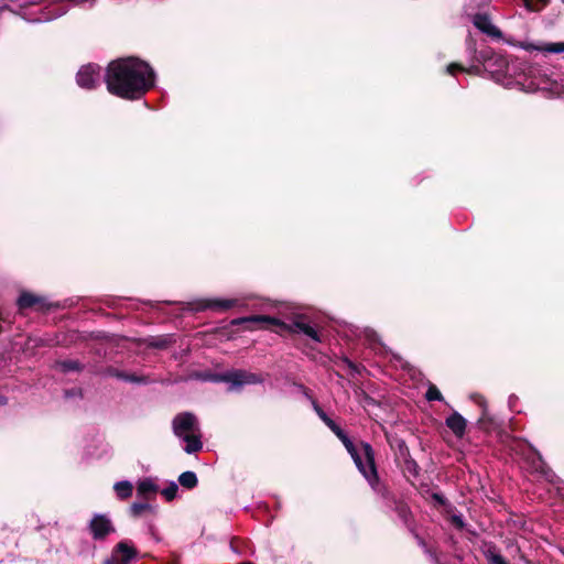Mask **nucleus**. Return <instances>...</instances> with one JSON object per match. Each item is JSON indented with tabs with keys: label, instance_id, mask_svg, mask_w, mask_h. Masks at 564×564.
<instances>
[{
	"label": "nucleus",
	"instance_id": "nucleus-5",
	"mask_svg": "<svg viewBox=\"0 0 564 564\" xmlns=\"http://www.w3.org/2000/svg\"><path fill=\"white\" fill-rule=\"evenodd\" d=\"M243 323H267L269 325H278L281 326L292 333L296 334H303L311 338L312 340L316 343H321V336L317 333V330L311 326L307 322H305L304 318H297L293 321L290 325H285L284 323L280 322L279 319L265 316V315H252V316H246V317H238L232 319V325H241Z\"/></svg>",
	"mask_w": 564,
	"mask_h": 564
},
{
	"label": "nucleus",
	"instance_id": "nucleus-30",
	"mask_svg": "<svg viewBox=\"0 0 564 564\" xmlns=\"http://www.w3.org/2000/svg\"><path fill=\"white\" fill-rule=\"evenodd\" d=\"M489 564H507L503 557L497 553L496 555H492V557L488 561Z\"/></svg>",
	"mask_w": 564,
	"mask_h": 564
},
{
	"label": "nucleus",
	"instance_id": "nucleus-23",
	"mask_svg": "<svg viewBox=\"0 0 564 564\" xmlns=\"http://www.w3.org/2000/svg\"><path fill=\"white\" fill-rule=\"evenodd\" d=\"M177 490H178V487H177L176 482L172 481V482H170V485L166 488H164L161 491V494H162V496H164V498L167 501H171L176 497Z\"/></svg>",
	"mask_w": 564,
	"mask_h": 564
},
{
	"label": "nucleus",
	"instance_id": "nucleus-11",
	"mask_svg": "<svg viewBox=\"0 0 564 564\" xmlns=\"http://www.w3.org/2000/svg\"><path fill=\"white\" fill-rule=\"evenodd\" d=\"M474 25L482 33L491 37H501V32L495 26L487 14L477 13L473 18Z\"/></svg>",
	"mask_w": 564,
	"mask_h": 564
},
{
	"label": "nucleus",
	"instance_id": "nucleus-26",
	"mask_svg": "<svg viewBox=\"0 0 564 564\" xmlns=\"http://www.w3.org/2000/svg\"><path fill=\"white\" fill-rule=\"evenodd\" d=\"M528 10L530 11H539L541 8L545 7L550 0H523Z\"/></svg>",
	"mask_w": 564,
	"mask_h": 564
},
{
	"label": "nucleus",
	"instance_id": "nucleus-33",
	"mask_svg": "<svg viewBox=\"0 0 564 564\" xmlns=\"http://www.w3.org/2000/svg\"><path fill=\"white\" fill-rule=\"evenodd\" d=\"M65 12H66V10H63V11H59V12H57V13L51 15V17H45L43 19H37L36 21H50L52 19L58 18V17L65 14Z\"/></svg>",
	"mask_w": 564,
	"mask_h": 564
},
{
	"label": "nucleus",
	"instance_id": "nucleus-13",
	"mask_svg": "<svg viewBox=\"0 0 564 564\" xmlns=\"http://www.w3.org/2000/svg\"><path fill=\"white\" fill-rule=\"evenodd\" d=\"M137 490L139 496L148 498L158 492L159 487L152 478H144L138 482Z\"/></svg>",
	"mask_w": 564,
	"mask_h": 564
},
{
	"label": "nucleus",
	"instance_id": "nucleus-9",
	"mask_svg": "<svg viewBox=\"0 0 564 564\" xmlns=\"http://www.w3.org/2000/svg\"><path fill=\"white\" fill-rule=\"evenodd\" d=\"M89 529L95 540H104L108 534L115 532L111 520L105 514H96L89 522Z\"/></svg>",
	"mask_w": 564,
	"mask_h": 564
},
{
	"label": "nucleus",
	"instance_id": "nucleus-24",
	"mask_svg": "<svg viewBox=\"0 0 564 564\" xmlns=\"http://www.w3.org/2000/svg\"><path fill=\"white\" fill-rule=\"evenodd\" d=\"M151 506L147 502H134L130 507V512L133 517L141 516L144 511L150 510Z\"/></svg>",
	"mask_w": 564,
	"mask_h": 564
},
{
	"label": "nucleus",
	"instance_id": "nucleus-6",
	"mask_svg": "<svg viewBox=\"0 0 564 564\" xmlns=\"http://www.w3.org/2000/svg\"><path fill=\"white\" fill-rule=\"evenodd\" d=\"M217 382H226L229 384V391H238L247 384H258L263 382L260 375L249 372L241 369L229 370L213 378Z\"/></svg>",
	"mask_w": 564,
	"mask_h": 564
},
{
	"label": "nucleus",
	"instance_id": "nucleus-15",
	"mask_svg": "<svg viewBox=\"0 0 564 564\" xmlns=\"http://www.w3.org/2000/svg\"><path fill=\"white\" fill-rule=\"evenodd\" d=\"M113 490H115L117 497L119 499L123 500V499H128L129 497H131L132 491H133V486L128 480H121V481H118L115 484Z\"/></svg>",
	"mask_w": 564,
	"mask_h": 564
},
{
	"label": "nucleus",
	"instance_id": "nucleus-22",
	"mask_svg": "<svg viewBox=\"0 0 564 564\" xmlns=\"http://www.w3.org/2000/svg\"><path fill=\"white\" fill-rule=\"evenodd\" d=\"M466 72L468 74H471V73H476L478 72V67L476 66H471L469 68H466L464 66H462L460 64L458 63H452L447 66V73L451 74V75H455L456 72Z\"/></svg>",
	"mask_w": 564,
	"mask_h": 564
},
{
	"label": "nucleus",
	"instance_id": "nucleus-18",
	"mask_svg": "<svg viewBox=\"0 0 564 564\" xmlns=\"http://www.w3.org/2000/svg\"><path fill=\"white\" fill-rule=\"evenodd\" d=\"M174 341L173 335H164V336H158L152 337L149 340V346L154 348H166Z\"/></svg>",
	"mask_w": 564,
	"mask_h": 564
},
{
	"label": "nucleus",
	"instance_id": "nucleus-36",
	"mask_svg": "<svg viewBox=\"0 0 564 564\" xmlns=\"http://www.w3.org/2000/svg\"><path fill=\"white\" fill-rule=\"evenodd\" d=\"M41 0H23L22 7L39 4Z\"/></svg>",
	"mask_w": 564,
	"mask_h": 564
},
{
	"label": "nucleus",
	"instance_id": "nucleus-12",
	"mask_svg": "<svg viewBox=\"0 0 564 564\" xmlns=\"http://www.w3.org/2000/svg\"><path fill=\"white\" fill-rule=\"evenodd\" d=\"M446 426L457 436L463 437L466 432L467 421L458 412L451 414L446 421Z\"/></svg>",
	"mask_w": 564,
	"mask_h": 564
},
{
	"label": "nucleus",
	"instance_id": "nucleus-17",
	"mask_svg": "<svg viewBox=\"0 0 564 564\" xmlns=\"http://www.w3.org/2000/svg\"><path fill=\"white\" fill-rule=\"evenodd\" d=\"M178 482L186 489H193L197 486L198 479L194 471H184L178 477Z\"/></svg>",
	"mask_w": 564,
	"mask_h": 564
},
{
	"label": "nucleus",
	"instance_id": "nucleus-38",
	"mask_svg": "<svg viewBox=\"0 0 564 564\" xmlns=\"http://www.w3.org/2000/svg\"><path fill=\"white\" fill-rule=\"evenodd\" d=\"M433 497H434V499H435V500H437V501H440V502H443V499H442V496H441V495L435 494Z\"/></svg>",
	"mask_w": 564,
	"mask_h": 564
},
{
	"label": "nucleus",
	"instance_id": "nucleus-29",
	"mask_svg": "<svg viewBox=\"0 0 564 564\" xmlns=\"http://www.w3.org/2000/svg\"><path fill=\"white\" fill-rule=\"evenodd\" d=\"M547 52L551 53H563L564 52V42L562 43H552L547 46Z\"/></svg>",
	"mask_w": 564,
	"mask_h": 564
},
{
	"label": "nucleus",
	"instance_id": "nucleus-21",
	"mask_svg": "<svg viewBox=\"0 0 564 564\" xmlns=\"http://www.w3.org/2000/svg\"><path fill=\"white\" fill-rule=\"evenodd\" d=\"M508 447L511 452H514L516 454H523L525 448L528 447V444L524 441L511 438Z\"/></svg>",
	"mask_w": 564,
	"mask_h": 564
},
{
	"label": "nucleus",
	"instance_id": "nucleus-3",
	"mask_svg": "<svg viewBox=\"0 0 564 564\" xmlns=\"http://www.w3.org/2000/svg\"><path fill=\"white\" fill-rule=\"evenodd\" d=\"M311 401L315 413L341 441L360 474L366 478L373 490L380 491L379 477L375 464V453L371 445L361 443L360 449H357L347 434L325 413L318 403L313 399Z\"/></svg>",
	"mask_w": 564,
	"mask_h": 564
},
{
	"label": "nucleus",
	"instance_id": "nucleus-14",
	"mask_svg": "<svg viewBox=\"0 0 564 564\" xmlns=\"http://www.w3.org/2000/svg\"><path fill=\"white\" fill-rule=\"evenodd\" d=\"M476 402L481 406L482 409V413H481V416L479 417L478 420V425L484 429V430H490L492 427V424H494V420L492 417H490L488 411H487V406H486V401L482 397L478 395L476 397Z\"/></svg>",
	"mask_w": 564,
	"mask_h": 564
},
{
	"label": "nucleus",
	"instance_id": "nucleus-7",
	"mask_svg": "<svg viewBox=\"0 0 564 564\" xmlns=\"http://www.w3.org/2000/svg\"><path fill=\"white\" fill-rule=\"evenodd\" d=\"M138 558V551L129 540H122L116 544L111 554L104 564H130Z\"/></svg>",
	"mask_w": 564,
	"mask_h": 564
},
{
	"label": "nucleus",
	"instance_id": "nucleus-28",
	"mask_svg": "<svg viewBox=\"0 0 564 564\" xmlns=\"http://www.w3.org/2000/svg\"><path fill=\"white\" fill-rule=\"evenodd\" d=\"M117 377L122 379V380H124V381L138 382V383L144 382L143 379H141V378H139V377H137L134 375L130 376V375H124V373L120 372V373L117 375Z\"/></svg>",
	"mask_w": 564,
	"mask_h": 564
},
{
	"label": "nucleus",
	"instance_id": "nucleus-1",
	"mask_svg": "<svg viewBox=\"0 0 564 564\" xmlns=\"http://www.w3.org/2000/svg\"><path fill=\"white\" fill-rule=\"evenodd\" d=\"M151 66L137 57H124L109 63L105 82L110 94L124 99H139L154 86Z\"/></svg>",
	"mask_w": 564,
	"mask_h": 564
},
{
	"label": "nucleus",
	"instance_id": "nucleus-16",
	"mask_svg": "<svg viewBox=\"0 0 564 564\" xmlns=\"http://www.w3.org/2000/svg\"><path fill=\"white\" fill-rule=\"evenodd\" d=\"M43 300L40 296L24 292L18 299V305L20 308H29L36 304H42Z\"/></svg>",
	"mask_w": 564,
	"mask_h": 564
},
{
	"label": "nucleus",
	"instance_id": "nucleus-10",
	"mask_svg": "<svg viewBox=\"0 0 564 564\" xmlns=\"http://www.w3.org/2000/svg\"><path fill=\"white\" fill-rule=\"evenodd\" d=\"M240 299H205L198 303L196 310L227 311L231 307L241 306Z\"/></svg>",
	"mask_w": 564,
	"mask_h": 564
},
{
	"label": "nucleus",
	"instance_id": "nucleus-2",
	"mask_svg": "<svg viewBox=\"0 0 564 564\" xmlns=\"http://www.w3.org/2000/svg\"><path fill=\"white\" fill-rule=\"evenodd\" d=\"M485 67L491 73L492 78L506 88H517L527 93L541 88V83L535 77L536 69L518 58L492 55L486 61Z\"/></svg>",
	"mask_w": 564,
	"mask_h": 564
},
{
	"label": "nucleus",
	"instance_id": "nucleus-4",
	"mask_svg": "<svg viewBox=\"0 0 564 564\" xmlns=\"http://www.w3.org/2000/svg\"><path fill=\"white\" fill-rule=\"evenodd\" d=\"M174 435L185 443L183 447L187 454H195L203 448L200 424L192 412H182L174 416L172 421Z\"/></svg>",
	"mask_w": 564,
	"mask_h": 564
},
{
	"label": "nucleus",
	"instance_id": "nucleus-35",
	"mask_svg": "<svg viewBox=\"0 0 564 564\" xmlns=\"http://www.w3.org/2000/svg\"><path fill=\"white\" fill-rule=\"evenodd\" d=\"M398 511H399L400 517L405 520L406 519V514H408L406 507L401 505V506L398 507Z\"/></svg>",
	"mask_w": 564,
	"mask_h": 564
},
{
	"label": "nucleus",
	"instance_id": "nucleus-39",
	"mask_svg": "<svg viewBox=\"0 0 564 564\" xmlns=\"http://www.w3.org/2000/svg\"><path fill=\"white\" fill-rule=\"evenodd\" d=\"M564 2V0H562Z\"/></svg>",
	"mask_w": 564,
	"mask_h": 564
},
{
	"label": "nucleus",
	"instance_id": "nucleus-27",
	"mask_svg": "<svg viewBox=\"0 0 564 564\" xmlns=\"http://www.w3.org/2000/svg\"><path fill=\"white\" fill-rule=\"evenodd\" d=\"M497 553V549L492 543L485 544L484 555L487 561H489L492 557V555H496Z\"/></svg>",
	"mask_w": 564,
	"mask_h": 564
},
{
	"label": "nucleus",
	"instance_id": "nucleus-19",
	"mask_svg": "<svg viewBox=\"0 0 564 564\" xmlns=\"http://www.w3.org/2000/svg\"><path fill=\"white\" fill-rule=\"evenodd\" d=\"M404 473H406L409 476L417 477L420 473V467L417 463L411 457L408 456L404 459Z\"/></svg>",
	"mask_w": 564,
	"mask_h": 564
},
{
	"label": "nucleus",
	"instance_id": "nucleus-8",
	"mask_svg": "<svg viewBox=\"0 0 564 564\" xmlns=\"http://www.w3.org/2000/svg\"><path fill=\"white\" fill-rule=\"evenodd\" d=\"M101 79V68L95 64L82 66L76 75V82L79 87L94 89Z\"/></svg>",
	"mask_w": 564,
	"mask_h": 564
},
{
	"label": "nucleus",
	"instance_id": "nucleus-31",
	"mask_svg": "<svg viewBox=\"0 0 564 564\" xmlns=\"http://www.w3.org/2000/svg\"><path fill=\"white\" fill-rule=\"evenodd\" d=\"M452 522H453V524H455L459 529H462L464 527V521H463L462 516L454 514L452 517Z\"/></svg>",
	"mask_w": 564,
	"mask_h": 564
},
{
	"label": "nucleus",
	"instance_id": "nucleus-37",
	"mask_svg": "<svg viewBox=\"0 0 564 564\" xmlns=\"http://www.w3.org/2000/svg\"><path fill=\"white\" fill-rule=\"evenodd\" d=\"M8 399L3 395H0V405L7 404Z\"/></svg>",
	"mask_w": 564,
	"mask_h": 564
},
{
	"label": "nucleus",
	"instance_id": "nucleus-32",
	"mask_svg": "<svg viewBox=\"0 0 564 564\" xmlns=\"http://www.w3.org/2000/svg\"><path fill=\"white\" fill-rule=\"evenodd\" d=\"M343 362L354 372H358V367L348 358H343Z\"/></svg>",
	"mask_w": 564,
	"mask_h": 564
},
{
	"label": "nucleus",
	"instance_id": "nucleus-20",
	"mask_svg": "<svg viewBox=\"0 0 564 564\" xmlns=\"http://www.w3.org/2000/svg\"><path fill=\"white\" fill-rule=\"evenodd\" d=\"M58 367L63 372L78 371L82 365L77 360H64L58 362Z\"/></svg>",
	"mask_w": 564,
	"mask_h": 564
},
{
	"label": "nucleus",
	"instance_id": "nucleus-25",
	"mask_svg": "<svg viewBox=\"0 0 564 564\" xmlns=\"http://www.w3.org/2000/svg\"><path fill=\"white\" fill-rule=\"evenodd\" d=\"M425 398L429 401H443L441 391L433 384H431L425 393Z\"/></svg>",
	"mask_w": 564,
	"mask_h": 564
},
{
	"label": "nucleus",
	"instance_id": "nucleus-34",
	"mask_svg": "<svg viewBox=\"0 0 564 564\" xmlns=\"http://www.w3.org/2000/svg\"><path fill=\"white\" fill-rule=\"evenodd\" d=\"M467 50H468L471 54H476L475 42L473 41V39H471V37H468V39H467Z\"/></svg>",
	"mask_w": 564,
	"mask_h": 564
}]
</instances>
